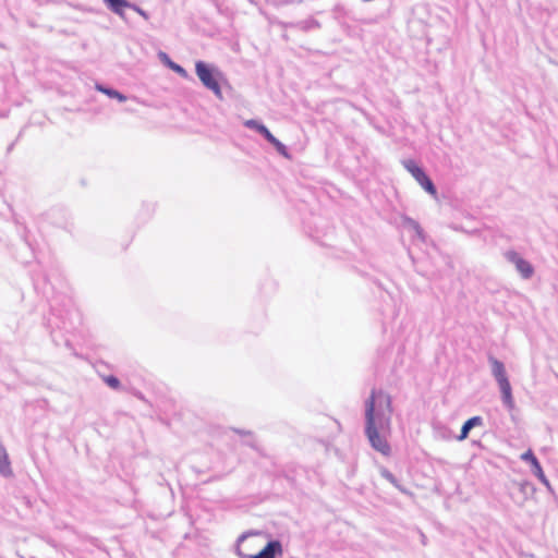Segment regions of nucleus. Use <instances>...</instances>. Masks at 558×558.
Wrapping results in <instances>:
<instances>
[{
  "mask_svg": "<svg viewBox=\"0 0 558 558\" xmlns=\"http://www.w3.org/2000/svg\"><path fill=\"white\" fill-rule=\"evenodd\" d=\"M522 460L524 461H527L532 469H533V473L535 474V476L545 485H548V480L547 477L545 476L544 474V471L538 462V460L536 459V457L534 456L533 451L531 449H529L527 451H525L522 456H521Z\"/></svg>",
  "mask_w": 558,
  "mask_h": 558,
  "instance_id": "nucleus-5",
  "label": "nucleus"
},
{
  "mask_svg": "<svg viewBox=\"0 0 558 558\" xmlns=\"http://www.w3.org/2000/svg\"><path fill=\"white\" fill-rule=\"evenodd\" d=\"M403 166L426 192L436 196V189L422 168H420L413 160H405Z\"/></svg>",
  "mask_w": 558,
  "mask_h": 558,
  "instance_id": "nucleus-4",
  "label": "nucleus"
},
{
  "mask_svg": "<svg viewBox=\"0 0 558 558\" xmlns=\"http://www.w3.org/2000/svg\"><path fill=\"white\" fill-rule=\"evenodd\" d=\"M282 554V546L280 542H269L266 547L256 555H246L244 558H275V555Z\"/></svg>",
  "mask_w": 558,
  "mask_h": 558,
  "instance_id": "nucleus-6",
  "label": "nucleus"
},
{
  "mask_svg": "<svg viewBox=\"0 0 558 558\" xmlns=\"http://www.w3.org/2000/svg\"><path fill=\"white\" fill-rule=\"evenodd\" d=\"M381 475L386 480H388L391 484H393L395 486L399 487L398 482H397L396 477L393 476V474L391 472H389L388 470H383L381 471Z\"/></svg>",
  "mask_w": 558,
  "mask_h": 558,
  "instance_id": "nucleus-15",
  "label": "nucleus"
},
{
  "mask_svg": "<svg viewBox=\"0 0 558 558\" xmlns=\"http://www.w3.org/2000/svg\"><path fill=\"white\" fill-rule=\"evenodd\" d=\"M195 70L201 82L218 97H221V88L218 81L215 78L211 69L202 61L196 62Z\"/></svg>",
  "mask_w": 558,
  "mask_h": 558,
  "instance_id": "nucleus-3",
  "label": "nucleus"
},
{
  "mask_svg": "<svg viewBox=\"0 0 558 558\" xmlns=\"http://www.w3.org/2000/svg\"><path fill=\"white\" fill-rule=\"evenodd\" d=\"M492 372L498 381L499 388L501 390L502 400L509 407L513 408V398L511 392V385L507 378L505 366L498 360L490 357Z\"/></svg>",
  "mask_w": 558,
  "mask_h": 558,
  "instance_id": "nucleus-2",
  "label": "nucleus"
},
{
  "mask_svg": "<svg viewBox=\"0 0 558 558\" xmlns=\"http://www.w3.org/2000/svg\"><path fill=\"white\" fill-rule=\"evenodd\" d=\"M98 89L100 92L105 93L106 95H108L111 98H117L119 101H125L126 100V97L124 95L120 94L118 90L109 89V88H104V87H98Z\"/></svg>",
  "mask_w": 558,
  "mask_h": 558,
  "instance_id": "nucleus-12",
  "label": "nucleus"
},
{
  "mask_svg": "<svg viewBox=\"0 0 558 558\" xmlns=\"http://www.w3.org/2000/svg\"><path fill=\"white\" fill-rule=\"evenodd\" d=\"M0 473L4 476L12 474L9 456L2 445H0Z\"/></svg>",
  "mask_w": 558,
  "mask_h": 558,
  "instance_id": "nucleus-8",
  "label": "nucleus"
},
{
  "mask_svg": "<svg viewBox=\"0 0 558 558\" xmlns=\"http://www.w3.org/2000/svg\"><path fill=\"white\" fill-rule=\"evenodd\" d=\"M105 3L116 13L123 14L125 8L130 7L126 0H104Z\"/></svg>",
  "mask_w": 558,
  "mask_h": 558,
  "instance_id": "nucleus-10",
  "label": "nucleus"
},
{
  "mask_svg": "<svg viewBox=\"0 0 558 558\" xmlns=\"http://www.w3.org/2000/svg\"><path fill=\"white\" fill-rule=\"evenodd\" d=\"M268 142L275 146V148L278 150L279 154H281L284 157H289L287 147L278 141L274 135L268 140Z\"/></svg>",
  "mask_w": 558,
  "mask_h": 558,
  "instance_id": "nucleus-11",
  "label": "nucleus"
},
{
  "mask_svg": "<svg viewBox=\"0 0 558 558\" xmlns=\"http://www.w3.org/2000/svg\"><path fill=\"white\" fill-rule=\"evenodd\" d=\"M105 383L112 389H119L120 388V380L114 376H106L104 378Z\"/></svg>",
  "mask_w": 558,
  "mask_h": 558,
  "instance_id": "nucleus-13",
  "label": "nucleus"
},
{
  "mask_svg": "<svg viewBox=\"0 0 558 558\" xmlns=\"http://www.w3.org/2000/svg\"><path fill=\"white\" fill-rule=\"evenodd\" d=\"M473 427L471 426L470 423L465 422L461 428V433L458 437L459 440H463L465 439L468 436H469V433L470 430L472 429Z\"/></svg>",
  "mask_w": 558,
  "mask_h": 558,
  "instance_id": "nucleus-14",
  "label": "nucleus"
},
{
  "mask_svg": "<svg viewBox=\"0 0 558 558\" xmlns=\"http://www.w3.org/2000/svg\"><path fill=\"white\" fill-rule=\"evenodd\" d=\"M466 422L470 423L472 427H474L476 425H480L482 423V420L480 416H474L469 418Z\"/></svg>",
  "mask_w": 558,
  "mask_h": 558,
  "instance_id": "nucleus-17",
  "label": "nucleus"
},
{
  "mask_svg": "<svg viewBox=\"0 0 558 558\" xmlns=\"http://www.w3.org/2000/svg\"><path fill=\"white\" fill-rule=\"evenodd\" d=\"M170 66H171L172 70H174L180 75L186 76V71L182 66H180L179 64H175V63L171 62Z\"/></svg>",
  "mask_w": 558,
  "mask_h": 558,
  "instance_id": "nucleus-16",
  "label": "nucleus"
},
{
  "mask_svg": "<svg viewBox=\"0 0 558 558\" xmlns=\"http://www.w3.org/2000/svg\"><path fill=\"white\" fill-rule=\"evenodd\" d=\"M509 259L515 265L518 271H520L524 278H530L533 275V267L531 264L520 257L517 253H510Z\"/></svg>",
  "mask_w": 558,
  "mask_h": 558,
  "instance_id": "nucleus-7",
  "label": "nucleus"
},
{
  "mask_svg": "<svg viewBox=\"0 0 558 558\" xmlns=\"http://www.w3.org/2000/svg\"><path fill=\"white\" fill-rule=\"evenodd\" d=\"M245 125L250 129H255L258 133H260L267 141L272 136L270 131L263 124L258 123L255 120L245 121Z\"/></svg>",
  "mask_w": 558,
  "mask_h": 558,
  "instance_id": "nucleus-9",
  "label": "nucleus"
},
{
  "mask_svg": "<svg viewBox=\"0 0 558 558\" xmlns=\"http://www.w3.org/2000/svg\"><path fill=\"white\" fill-rule=\"evenodd\" d=\"M392 414L390 396L384 391L373 390L366 402V436L372 447L384 456L390 454V446L379 429L389 432Z\"/></svg>",
  "mask_w": 558,
  "mask_h": 558,
  "instance_id": "nucleus-1",
  "label": "nucleus"
}]
</instances>
